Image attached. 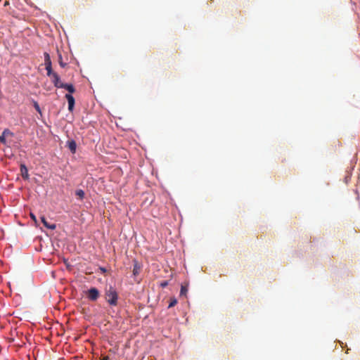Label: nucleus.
Instances as JSON below:
<instances>
[{
  "label": "nucleus",
  "instance_id": "2",
  "mask_svg": "<svg viewBox=\"0 0 360 360\" xmlns=\"http://www.w3.org/2000/svg\"><path fill=\"white\" fill-rule=\"evenodd\" d=\"M86 294L88 299L91 301H96L100 295V292H99L98 290L96 288H91L86 292Z\"/></svg>",
  "mask_w": 360,
  "mask_h": 360
},
{
  "label": "nucleus",
  "instance_id": "14",
  "mask_svg": "<svg viewBox=\"0 0 360 360\" xmlns=\"http://www.w3.org/2000/svg\"><path fill=\"white\" fill-rule=\"evenodd\" d=\"M34 107L37 112L41 113V109H40L39 105L38 104V103L37 101H34Z\"/></svg>",
  "mask_w": 360,
  "mask_h": 360
},
{
  "label": "nucleus",
  "instance_id": "9",
  "mask_svg": "<svg viewBox=\"0 0 360 360\" xmlns=\"http://www.w3.org/2000/svg\"><path fill=\"white\" fill-rule=\"evenodd\" d=\"M141 271V266L137 262H134L133 268V274L134 276L139 275Z\"/></svg>",
  "mask_w": 360,
  "mask_h": 360
},
{
  "label": "nucleus",
  "instance_id": "6",
  "mask_svg": "<svg viewBox=\"0 0 360 360\" xmlns=\"http://www.w3.org/2000/svg\"><path fill=\"white\" fill-rule=\"evenodd\" d=\"M41 221L43 223V224L46 228H48L49 229L54 230L56 228V224H49L48 221H46L45 217H44V216L41 217Z\"/></svg>",
  "mask_w": 360,
  "mask_h": 360
},
{
  "label": "nucleus",
  "instance_id": "23",
  "mask_svg": "<svg viewBox=\"0 0 360 360\" xmlns=\"http://www.w3.org/2000/svg\"><path fill=\"white\" fill-rule=\"evenodd\" d=\"M167 282H166V281H165V282H164V283H161V286H162V287H165V286H167Z\"/></svg>",
  "mask_w": 360,
  "mask_h": 360
},
{
  "label": "nucleus",
  "instance_id": "8",
  "mask_svg": "<svg viewBox=\"0 0 360 360\" xmlns=\"http://www.w3.org/2000/svg\"><path fill=\"white\" fill-rule=\"evenodd\" d=\"M68 146L70 150L72 153H75L76 148H77V144H76V142L75 141L72 140V141H68Z\"/></svg>",
  "mask_w": 360,
  "mask_h": 360
},
{
  "label": "nucleus",
  "instance_id": "11",
  "mask_svg": "<svg viewBox=\"0 0 360 360\" xmlns=\"http://www.w3.org/2000/svg\"><path fill=\"white\" fill-rule=\"evenodd\" d=\"M176 304H177V300H176V299L175 297H172V298L170 299V302H169V304L168 307H169V308L173 307H174Z\"/></svg>",
  "mask_w": 360,
  "mask_h": 360
},
{
  "label": "nucleus",
  "instance_id": "5",
  "mask_svg": "<svg viewBox=\"0 0 360 360\" xmlns=\"http://www.w3.org/2000/svg\"><path fill=\"white\" fill-rule=\"evenodd\" d=\"M20 173H21L22 177L24 179H29L28 169H27V167L23 164L20 165Z\"/></svg>",
  "mask_w": 360,
  "mask_h": 360
},
{
  "label": "nucleus",
  "instance_id": "24",
  "mask_svg": "<svg viewBox=\"0 0 360 360\" xmlns=\"http://www.w3.org/2000/svg\"><path fill=\"white\" fill-rule=\"evenodd\" d=\"M2 0H0V4L1 3Z\"/></svg>",
  "mask_w": 360,
  "mask_h": 360
},
{
  "label": "nucleus",
  "instance_id": "13",
  "mask_svg": "<svg viewBox=\"0 0 360 360\" xmlns=\"http://www.w3.org/2000/svg\"><path fill=\"white\" fill-rule=\"evenodd\" d=\"M188 291V288L186 286L181 285L180 295H186Z\"/></svg>",
  "mask_w": 360,
  "mask_h": 360
},
{
  "label": "nucleus",
  "instance_id": "22",
  "mask_svg": "<svg viewBox=\"0 0 360 360\" xmlns=\"http://www.w3.org/2000/svg\"><path fill=\"white\" fill-rule=\"evenodd\" d=\"M8 4H9V2L8 0H4L3 5H4V6H6L7 5H8Z\"/></svg>",
  "mask_w": 360,
  "mask_h": 360
},
{
  "label": "nucleus",
  "instance_id": "21",
  "mask_svg": "<svg viewBox=\"0 0 360 360\" xmlns=\"http://www.w3.org/2000/svg\"><path fill=\"white\" fill-rule=\"evenodd\" d=\"M30 217H31L33 221H34V222H37V218H36V217H35V215L34 214L31 213L30 214Z\"/></svg>",
  "mask_w": 360,
  "mask_h": 360
},
{
  "label": "nucleus",
  "instance_id": "16",
  "mask_svg": "<svg viewBox=\"0 0 360 360\" xmlns=\"http://www.w3.org/2000/svg\"><path fill=\"white\" fill-rule=\"evenodd\" d=\"M59 64L62 68H64L66 65V63H63V61L62 60L61 55L59 56Z\"/></svg>",
  "mask_w": 360,
  "mask_h": 360
},
{
  "label": "nucleus",
  "instance_id": "4",
  "mask_svg": "<svg viewBox=\"0 0 360 360\" xmlns=\"http://www.w3.org/2000/svg\"><path fill=\"white\" fill-rule=\"evenodd\" d=\"M51 82H53V84H54V86L56 88H60V85H62L63 82H61L60 78L57 73L54 74L51 77Z\"/></svg>",
  "mask_w": 360,
  "mask_h": 360
},
{
  "label": "nucleus",
  "instance_id": "7",
  "mask_svg": "<svg viewBox=\"0 0 360 360\" xmlns=\"http://www.w3.org/2000/svg\"><path fill=\"white\" fill-rule=\"evenodd\" d=\"M60 88L65 89L69 91V93L72 94L75 91V89L74 86L71 84H64L63 83L62 85H60Z\"/></svg>",
  "mask_w": 360,
  "mask_h": 360
},
{
  "label": "nucleus",
  "instance_id": "10",
  "mask_svg": "<svg viewBox=\"0 0 360 360\" xmlns=\"http://www.w3.org/2000/svg\"><path fill=\"white\" fill-rule=\"evenodd\" d=\"M75 195L80 199L82 200L84 198V192L82 189L77 190Z\"/></svg>",
  "mask_w": 360,
  "mask_h": 360
},
{
  "label": "nucleus",
  "instance_id": "3",
  "mask_svg": "<svg viewBox=\"0 0 360 360\" xmlns=\"http://www.w3.org/2000/svg\"><path fill=\"white\" fill-rule=\"evenodd\" d=\"M65 98L68 102V110L70 111H72L75 105V98L70 94H67L65 95Z\"/></svg>",
  "mask_w": 360,
  "mask_h": 360
},
{
  "label": "nucleus",
  "instance_id": "18",
  "mask_svg": "<svg viewBox=\"0 0 360 360\" xmlns=\"http://www.w3.org/2000/svg\"><path fill=\"white\" fill-rule=\"evenodd\" d=\"M4 135H6V134H12V133L10 131V130L8 129H5L2 133Z\"/></svg>",
  "mask_w": 360,
  "mask_h": 360
},
{
  "label": "nucleus",
  "instance_id": "19",
  "mask_svg": "<svg viewBox=\"0 0 360 360\" xmlns=\"http://www.w3.org/2000/svg\"><path fill=\"white\" fill-rule=\"evenodd\" d=\"M99 269V271H100L102 274L105 273V272H106V271H107V270H106V269H105V268H104V267H99V269Z\"/></svg>",
  "mask_w": 360,
  "mask_h": 360
},
{
  "label": "nucleus",
  "instance_id": "1",
  "mask_svg": "<svg viewBox=\"0 0 360 360\" xmlns=\"http://www.w3.org/2000/svg\"><path fill=\"white\" fill-rule=\"evenodd\" d=\"M105 298L110 305L116 306L117 304L118 294L113 287L110 286V288L105 290Z\"/></svg>",
  "mask_w": 360,
  "mask_h": 360
},
{
  "label": "nucleus",
  "instance_id": "15",
  "mask_svg": "<svg viewBox=\"0 0 360 360\" xmlns=\"http://www.w3.org/2000/svg\"><path fill=\"white\" fill-rule=\"evenodd\" d=\"M44 64L46 68H49L51 66V60H44Z\"/></svg>",
  "mask_w": 360,
  "mask_h": 360
},
{
  "label": "nucleus",
  "instance_id": "17",
  "mask_svg": "<svg viewBox=\"0 0 360 360\" xmlns=\"http://www.w3.org/2000/svg\"><path fill=\"white\" fill-rule=\"evenodd\" d=\"M0 142L5 144L6 143L5 135L2 134V135H0Z\"/></svg>",
  "mask_w": 360,
  "mask_h": 360
},
{
  "label": "nucleus",
  "instance_id": "12",
  "mask_svg": "<svg viewBox=\"0 0 360 360\" xmlns=\"http://www.w3.org/2000/svg\"><path fill=\"white\" fill-rule=\"evenodd\" d=\"M46 70L47 71V75L49 77H51L54 74H56V72H53L52 70V67H49V68H46Z\"/></svg>",
  "mask_w": 360,
  "mask_h": 360
},
{
  "label": "nucleus",
  "instance_id": "20",
  "mask_svg": "<svg viewBox=\"0 0 360 360\" xmlns=\"http://www.w3.org/2000/svg\"><path fill=\"white\" fill-rule=\"evenodd\" d=\"M44 60H51L49 54L47 53H44Z\"/></svg>",
  "mask_w": 360,
  "mask_h": 360
}]
</instances>
